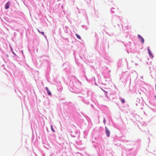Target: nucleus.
Returning a JSON list of instances; mask_svg holds the SVG:
<instances>
[{
	"instance_id": "nucleus-9",
	"label": "nucleus",
	"mask_w": 156,
	"mask_h": 156,
	"mask_svg": "<svg viewBox=\"0 0 156 156\" xmlns=\"http://www.w3.org/2000/svg\"><path fill=\"white\" fill-rule=\"evenodd\" d=\"M41 33L43 34V35H44V33L43 32H41Z\"/></svg>"
},
{
	"instance_id": "nucleus-7",
	"label": "nucleus",
	"mask_w": 156,
	"mask_h": 156,
	"mask_svg": "<svg viewBox=\"0 0 156 156\" xmlns=\"http://www.w3.org/2000/svg\"><path fill=\"white\" fill-rule=\"evenodd\" d=\"M120 100L122 102V103H125V101L124 99H120Z\"/></svg>"
},
{
	"instance_id": "nucleus-2",
	"label": "nucleus",
	"mask_w": 156,
	"mask_h": 156,
	"mask_svg": "<svg viewBox=\"0 0 156 156\" xmlns=\"http://www.w3.org/2000/svg\"><path fill=\"white\" fill-rule=\"evenodd\" d=\"M10 5L9 2H7L5 5V8L6 9H8L9 8V6Z\"/></svg>"
},
{
	"instance_id": "nucleus-12",
	"label": "nucleus",
	"mask_w": 156,
	"mask_h": 156,
	"mask_svg": "<svg viewBox=\"0 0 156 156\" xmlns=\"http://www.w3.org/2000/svg\"><path fill=\"white\" fill-rule=\"evenodd\" d=\"M147 50H148V52L150 51V49H149V48H147Z\"/></svg>"
},
{
	"instance_id": "nucleus-11",
	"label": "nucleus",
	"mask_w": 156,
	"mask_h": 156,
	"mask_svg": "<svg viewBox=\"0 0 156 156\" xmlns=\"http://www.w3.org/2000/svg\"><path fill=\"white\" fill-rule=\"evenodd\" d=\"M109 134H110V133L108 131V137L109 136Z\"/></svg>"
},
{
	"instance_id": "nucleus-4",
	"label": "nucleus",
	"mask_w": 156,
	"mask_h": 156,
	"mask_svg": "<svg viewBox=\"0 0 156 156\" xmlns=\"http://www.w3.org/2000/svg\"><path fill=\"white\" fill-rule=\"evenodd\" d=\"M47 93L49 95H51V94L50 91L49 90L48 91H47Z\"/></svg>"
},
{
	"instance_id": "nucleus-10",
	"label": "nucleus",
	"mask_w": 156,
	"mask_h": 156,
	"mask_svg": "<svg viewBox=\"0 0 156 156\" xmlns=\"http://www.w3.org/2000/svg\"><path fill=\"white\" fill-rule=\"evenodd\" d=\"M46 90H47V91H48V90H49V89H48V88L47 87H46Z\"/></svg>"
},
{
	"instance_id": "nucleus-5",
	"label": "nucleus",
	"mask_w": 156,
	"mask_h": 156,
	"mask_svg": "<svg viewBox=\"0 0 156 156\" xmlns=\"http://www.w3.org/2000/svg\"><path fill=\"white\" fill-rule=\"evenodd\" d=\"M51 130L53 131L54 132H55V131L54 130V129L53 127V126H52V125H51Z\"/></svg>"
},
{
	"instance_id": "nucleus-8",
	"label": "nucleus",
	"mask_w": 156,
	"mask_h": 156,
	"mask_svg": "<svg viewBox=\"0 0 156 156\" xmlns=\"http://www.w3.org/2000/svg\"><path fill=\"white\" fill-rule=\"evenodd\" d=\"M105 131H106V133L107 134V129L106 127H105Z\"/></svg>"
},
{
	"instance_id": "nucleus-13",
	"label": "nucleus",
	"mask_w": 156,
	"mask_h": 156,
	"mask_svg": "<svg viewBox=\"0 0 156 156\" xmlns=\"http://www.w3.org/2000/svg\"><path fill=\"white\" fill-rule=\"evenodd\" d=\"M38 31L39 32H40V33H41V32H40V31L39 30H38Z\"/></svg>"
},
{
	"instance_id": "nucleus-1",
	"label": "nucleus",
	"mask_w": 156,
	"mask_h": 156,
	"mask_svg": "<svg viewBox=\"0 0 156 156\" xmlns=\"http://www.w3.org/2000/svg\"><path fill=\"white\" fill-rule=\"evenodd\" d=\"M138 37L141 41L142 43L143 44L144 41V39L140 35H138Z\"/></svg>"
},
{
	"instance_id": "nucleus-6",
	"label": "nucleus",
	"mask_w": 156,
	"mask_h": 156,
	"mask_svg": "<svg viewBox=\"0 0 156 156\" xmlns=\"http://www.w3.org/2000/svg\"><path fill=\"white\" fill-rule=\"evenodd\" d=\"M148 53H149V55L150 56L152 57H153L151 51L148 52Z\"/></svg>"
},
{
	"instance_id": "nucleus-3",
	"label": "nucleus",
	"mask_w": 156,
	"mask_h": 156,
	"mask_svg": "<svg viewBox=\"0 0 156 156\" xmlns=\"http://www.w3.org/2000/svg\"><path fill=\"white\" fill-rule=\"evenodd\" d=\"M76 37H77V38H78V39H81V37H80V36L79 35H78V34H76Z\"/></svg>"
},
{
	"instance_id": "nucleus-14",
	"label": "nucleus",
	"mask_w": 156,
	"mask_h": 156,
	"mask_svg": "<svg viewBox=\"0 0 156 156\" xmlns=\"http://www.w3.org/2000/svg\"><path fill=\"white\" fill-rule=\"evenodd\" d=\"M104 122L105 123V119L104 120Z\"/></svg>"
}]
</instances>
